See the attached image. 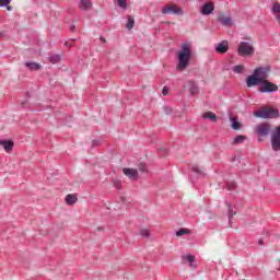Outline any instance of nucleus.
<instances>
[{
	"instance_id": "4c0bfd02",
	"label": "nucleus",
	"mask_w": 280,
	"mask_h": 280,
	"mask_svg": "<svg viewBox=\"0 0 280 280\" xmlns=\"http://www.w3.org/2000/svg\"><path fill=\"white\" fill-rule=\"evenodd\" d=\"M72 30H75V26H72Z\"/></svg>"
},
{
	"instance_id": "2eb2a0df",
	"label": "nucleus",
	"mask_w": 280,
	"mask_h": 280,
	"mask_svg": "<svg viewBox=\"0 0 280 280\" xmlns=\"http://www.w3.org/2000/svg\"><path fill=\"white\" fill-rule=\"evenodd\" d=\"M183 261H188V264H190V268H196V264H194L196 261V256L188 254L186 256H183Z\"/></svg>"
},
{
	"instance_id": "e433bc0d",
	"label": "nucleus",
	"mask_w": 280,
	"mask_h": 280,
	"mask_svg": "<svg viewBox=\"0 0 280 280\" xmlns=\"http://www.w3.org/2000/svg\"><path fill=\"white\" fill-rule=\"evenodd\" d=\"M7 10H9V11L12 10V7H7Z\"/></svg>"
},
{
	"instance_id": "6ab92c4d",
	"label": "nucleus",
	"mask_w": 280,
	"mask_h": 280,
	"mask_svg": "<svg viewBox=\"0 0 280 280\" xmlns=\"http://www.w3.org/2000/svg\"><path fill=\"white\" fill-rule=\"evenodd\" d=\"M230 119L232 121L233 130H240V128H242V124H240V121H237V117H231Z\"/></svg>"
},
{
	"instance_id": "5701e85b",
	"label": "nucleus",
	"mask_w": 280,
	"mask_h": 280,
	"mask_svg": "<svg viewBox=\"0 0 280 280\" xmlns=\"http://www.w3.org/2000/svg\"><path fill=\"white\" fill-rule=\"evenodd\" d=\"M126 27L127 30H132V27H135V18H132V15L127 16Z\"/></svg>"
},
{
	"instance_id": "dca6fc26",
	"label": "nucleus",
	"mask_w": 280,
	"mask_h": 280,
	"mask_svg": "<svg viewBox=\"0 0 280 280\" xmlns=\"http://www.w3.org/2000/svg\"><path fill=\"white\" fill-rule=\"evenodd\" d=\"M79 8L84 11L91 10V8H93V2H91V0H81Z\"/></svg>"
},
{
	"instance_id": "4468645a",
	"label": "nucleus",
	"mask_w": 280,
	"mask_h": 280,
	"mask_svg": "<svg viewBox=\"0 0 280 280\" xmlns=\"http://www.w3.org/2000/svg\"><path fill=\"white\" fill-rule=\"evenodd\" d=\"M75 202H78V196L73 194H69L66 196V205H68L69 207H73Z\"/></svg>"
},
{
	"instance_id": "aec40b11",
	"label": "nucleus",
	"mask_w": 280,
	"mask_h": 280,
	"mask_svg": "<svg viewBox=\"0 0 280 280\" xmlns=\"http://www.w3.org/2000/svg\"><path fill=\"white\" fill-rule=\"evenodd\" d=\"M183 235H191V230L183 228L176 232L177 237H180Z\"/></svg>"
},
{
	"instance_id": "9d476101",
	"label": "nucleus",
	"mask_w": 280,
	"mask_h": 280,
	"mask_svg": "<svg viewBox=\"0 0 280 280\" xmlns=\"http://www.w3.org/2000/svg\"><path fill=\"white\" fill-rule=\"evenodd\" d=\"M122 172L130 180H137L139 178V172L135 168H124Z\"/></svg>"
},
{
	"instance_id": "c85d7f7f",
	"label": "nucleus",
	"mask_w": 280,
	"mask_h": 280,
	"mask_svg": "<svg viewBox=\"0 0 280 280\" xmlns=\"http://www.w3.org/2000/svg\"><path fill=\"white\" fill-rule=\"evenodd\" d=\"M140 235L142 237H150V230H148V229L140 230Z\"/></svg>"
},
{
	"instance_id": "f257e3e1",
	"label": "nucleus",
	"mask_w": 280,
	"mask_h": 280,
	"mask_svg": "<svg viewBox=\"0 0 280 280\" xmlns=\"http://www.w3.org/2000/svg\"><path fill=\"white\" fill-rule=\"evenodd\" d=\"M192 50L191 44L184 43L182 44L180 49L177 51V71H185L189 67L191 61Z\"/></svg>"
},
{
	"instance_id": "393cba45",
	"label": "nucleus",
	"mask_w": 280,
	"mask_h": 280,
	"mask_svg": "<svg viewBox=\"0 0 280 280\" xmlns=\"http://www.w3.org/2000/svg\"><path fill=\"white\" fill-rule=\"evenodd\" d=\"M49 62H51V65H58V62H60V55H52L48 58Z\"/></svg>"
},
{
	"instance_id": "72a5a7b5",
	"label": "nucleus",
	"mask_w": 280,
	"mask_h": 280,
	"mask_svg": "<svg viewBox=\"0 0 280 280\" xmlns=\"http://www.w3.org/2000/svg\"><path fill=\"white\" fill-rule=\"evenodd\" d=\"M164 110H165L166 115H170V113H172V108H170V107H164Z\"/></svg>"
},
{
	"instance_id": "39448f33",
	"label": "nucleus",
	"mask_w": 280,
	"mask_h": 280,
	"mask_svg": "<svg viewBox=\"0 0 280 280\" xmlns=\"http://www.w3.org/2000/svg\"><path fill=\"white\" fill-rule=\"evenodd\" d=\"M258 88L259 93H277L279 91V86L266 79L265 81L259 83Z\"/></svg>"
},
{
	"instance_id": "2f4dec72",
	"label": "nucleus",
	"mask_w": 280,
	"mask_h": 280,
	"mask_svg": "<svg viewBox=\"0 0 280 280\" xmlns=\"http://www.w3.org/2000/svg\"><path fill=\"white\" fill-rule=\"evenodd\" d=\"M114 187L119 191V190H121V182H115L114 183Z\"/></svg>"
},
{
	"instance_id": "ea45409f",
	"label": "nucleus",
	"mask_w": 280,
	"mask_h": 280,
	"mask_svg": "<svg viewBox=\"0 0 280 280\" xmlns=\"http://www.w3.org/2000/svg\"><path fill=\"white\" fill-rule=\"evenodd\" d=\"M280 261V260H279Z\"/></svg>"
},
{
	"instance_id": "9b49d317",
	"label": "nucleus",
	"mask_w": 280,
	"mask_h": 280,
	"mask_svg": "<svg viewBox=\"0 0 280 280\" xmlns=\"http://www.w3.org/2000/svg\"><path fill=\"white\" fill-rule=\"evenodd\" d=\"M217 54H226L229 51V40H222L215 46Z\"/></svg>"
},
{
	"instance_id": "6e6552de",
	"label": "nucleus",
	"mask_w": 280,
	"mask_h": 280,
	"mask_svg": "<svg viewBox=\"0 0 280 280\" xmlns=\"http://www.w3.org/2000/svg\"><path fill=\"white\" fill-rule=\"evenodd\" d=\"M162 14H178L179 16H183L184 12L183 9L174 5V4H166L161 10Z\"/></svg>"
},
{
	"instance_id": "20e7f679",
	"label": "nucleus",
	"mask_w": 280,
	"mask_h": 280,
	"mask_svg": "<svg viewBox=\"0 0 280 280\" xmlns=\"http://www.w3.org/2000/svg\"><path fill=\"white\" fill-rule=\"evenodd\" d=\"M238 56H253L255 47L248 42H241L237 48Z\"/></svg>"
},
{
	"instance_id": "7c9ffc66",
	"label": "nucleus",
	"mask_w": 280,
	"mask_h": 280,
	"mask_svg": "<svg viewBox=\"0 0 280 280\" xmlns=\"http://www.w3.org/2000/svg\"><path fill=\"white\" fill-rule=\"evenodd\" d=\"M226 189L229 190V191H233V189H235V183H229V184H226Z\"/></svg>"
},
{
	"instance_id": "ddd939ff",
	"label": "nucleus",
	"mask_w": 280,
	"mask_h": 280,
	"mask_svg": "<svg viewBox=\"0 0 280 280\" xmlns=\"http://www.w3.org/2000/svg\"><path fill=\"white\" fill-rule=\"evenodd\" d=\"M219 23H221V25H224V27H231L233 26V18L223 15L219 19Z\"/></svg>"
},
{
	"instance_id": "f8f14e48",
	"label": "nucleus",
	"mask_w": 280,
	"mask_h": 280,
	"mask_svg": "<svg viewBox=\"0 0 280 280\" xmlns=\"http://www.w3.org/2000/svg\"><path fill=\"white\" fill-rule=\"evenodd\" d=\"M0 145L8 154L14 150V142L12 140H0Z\"/></svg>"
},
{
	"instance_id": "4be33fe9",
	"label": "nucleus",
	"mask_w": 280,
	"mask_h": 280,
	"mask_svg": "<svg viewBox=\"0 0 280 280\" xmlns=\"http://www.w3.org/2000/svg\"><path fill=\"white\" fill-rule=\"evenodd\" d=\"M246 141V136L238 135L234 138L233 144L237 145L240 143H244Z\"/></svg>"
},
{
	"instance_id": "f03ea898",
	"label": "nucleus",
	"mask_w": 280,
	"mask_h": 280,
	"mask_svg": "<svg viewBox=\"0 0 280 280\" xmlns=\"http://www.w3.org/2000/svg\"><path fill=\"white\" fill-rule=\"evenodd\" d=\"M270 72V67H258L254 70L253 74L247 77L246 84L248 89L259 85L265 80H268V73Z\"/></svg>"
},
{
	"instance_id": "423d86ee",
	"label": "nucleus",
	"mask_w": 280,
	"mask_h": 280,
	"mask_svg": "<svg viewBox=\"0 0 280 280\" xmlns=\"http://www.w3.org/2000/svg\"><path fill=\"white\" fill-rule=\"evenodd\" d=\"M255 132L258 137H268L272 132V126L270 122H261L256 126Z\"/></svg>"
},
{
	"instance_id": "c756f323",
	"label": "nucleus",
	"mask_w": 280,
	"mask_h": 280,
	"mask_svg": "<svg viewBox=\"0 0 280 280\" xmlns=\"http://www.w3.org/2000/svg\"><path fill=\"white\" fill-rule=\"evenodd\" d=\"M11 0H0V8H5L10 5Z\"/></svg>"
},
{
	"instance_id": "0eeeda50",
	"label": "nucleus",
	"mask_w": 280,
	"mask_h": 280,
	"mask_svg": "<svg viewBox=\"0 0 280 280\" xmlns=\"http://www.w3.org/2000/svg\"><path fill=\"white\" fill-rule=\"evenodd\" d=\"M271 148L273 152L280 151V125L271 133Z\"/></svg>"
},
{
	"instance_id": "f704fd0d",
	"label": "nucleus",
	"mask_w": 280,
	"mask_h": 280,
	"mask_svg": "<svg viewBox=\"0 0 280 280\" xmlns=\"http://www.w3.org/2000/svg\"><path fill=\"white\" fill-rule=\"evenodd\" d=\"M259 246H264V242L261 240L258 241Z\"/></svg>"
},
{
	"instance_id": "c9c22d12",
	"label": "nucleus",
	"mask_w": 280,
	"mask_h": 280,
	"mask_svg": "<svg viewBox=\"0 0 280 280\" xmlns=\"http://www.w3.org/2000/svg\"><path fill=\"white\" fill-rule=\"evenodd\" d=\"M65 46H66V47H69V42H65Z\"/></svg>"
},
{
	"instance_id": "f3484780",
	"label": "nucleus",
	"mask_w": 280,
	"mask_h": 280,
	"mask_svg": "<svg viewBox=\"0 0 280 280\" xmlns=\"http://www.w3.org/2000/svg\"><path fill=\"white\" fill-rule=\"evenodd\" d=\"M203 119H210V121H218V116L213 112H206L202 114Z\"/></svg>"
},
{
	"instance_id": "1a4fd4ad",
	"label": "nucleus",
	"mask_w": 280,
	"mask_h": 280,
	"mask_svg": "<svg viewBox=\"0 0 280 280\" xmlns=\"http://www.w3.org/2000/svg\"><path fill=\"white\" fill-rule=\"evenodd\" d=\"M213 10H215V4L213 2H206L202 4L200 12L203 16H209V14H213Z\"/></svg>"
},
{
	"instance_id": "cd10ccee",
	"label": "nucleus",
	"mask_w": 280,
	"mask_h": 280,
	"mask_svg": "<svg viewBox=\"0 0 280 280\" xmlns=\"http://www.w3.org/2000/svg\"><path fill=\"white\" fill-rule=\"evenodd\" d=\"M234 73H242L244 71V66L237 65L233 68Z\"/></svg>"
},
{
	"instance_id": "a211bd4d",
	"label": "nucleus",
	"mask_w": 280,
	"mask_h": 280,
	"mask_svg": "<svg viewBox=\"0 0 280 280\" xmlns=\"http://www.w3.org/2000/svg\"><path fill=\"white\" fill-rule=\"evenodd\" d=\"M225 205L228 207V218H229V222H231V220H233V215H235V211H233V206H231L230 201H225Z\"/></svg>"
},
{
	"instance_id": "412c9836",
	"label": "nucleus",
	"mask_w": 280,
	"mask_h": 280,
	"mask_svg": "<svg viewBox=\"0 0 280 280\" xmlns=\"http://www.w3.org/2000/svg\"><path fill=\"white\" fill-rule=\"evenodd\" d=\"M25 67L31 69V71H38V69H40V65H38L36 62H26Z\"/></svg>"
},
{
	"instance_id": "a878e982",
	"label": "nucleus",
	"mask_w": 280,
	"mask_h": 280,
	"mask_svg": "<svg viewBox=\"0 0 280 280\" xmlns=\"http://www.w3.org/2000/svg\"><path fill=\"white\" fill-rule=\"evenodd\" d=\"M191 170H192V172H195V174H197V176L205 175V172L202 170H200V166H198V165H192Z\"/></svg>"
},
{
	"instance_id": "58836bf2",
	"label": "nucleus",
	"mask_w": 280,
	"mask_h": 280,
	"mask_svg": "<svg viewBox=\"0 0 280 280\" xmlns=\"http://www.w3.org/2000/svg\"><path fill=\"white\" fill-rule=\"evenodd\" d=\"M258 141H261V138H259Z\"/></svg>"
},
{
	"instance_id": "473e14b6",
	"label": "nucleus",
	"mask_w": 280,
	"mask_h": 280,
	"mask_svg": "<svg viewBox=\"0 0 280 280\" xmlns=\"http://www.w3.org/2000/svg\"><path fill=\"white\" fill-rule=\"evenodd\" d=\"M170 93V89H167V86H164L162 90V95H168Z\"/></svg>"
},
{
	"instance_id": "b1692460",
	"label": "nucleus",
	"mask_w": 280,
	"mask_h": 280,
	"mask_svg": "<svg viewBox=\"0 0 280 280\" xmlns=\"http://www.w3.org/2000/svg\"><path fill=\"white\" fill-rule=\"evenodd\" d=\"M188 84L190 86L191 95H196V93H198V85H196V83H194V81H188Z\"/></svg>"
},
{
	"instance_id": "7ed1b4c3",
	"label": "nucleus",
	"mask_w": 280,
	"mask_h": 280,
	"mask_svg": "<svg viewBox=\"0 0 280 280\" xmlns=\"http://www.w3.org/2000/svg\"><path fill=\"white\" fill-rule=\"evenodd\" d=\"M254 116L259 119H277L279 118V109L272 107H261L254 112Z\"/></svg>"
},
{
	"instance_id": "bb28decb",
	"label": "nucleus",
	"mask_w": 280,
	"mask_h": 280,
	"mask_svg": "<svg viewBox=\"0 0 280 280\" xmlns=\"http://www.w3.org/2000/svg\"><path fill=\"white\" fill-rule=\"evenodd\" d=\"M118 8H121V10H126L128 8V2L126 0H116Z\"/></svg>"
}]
</instances>
